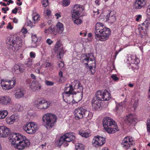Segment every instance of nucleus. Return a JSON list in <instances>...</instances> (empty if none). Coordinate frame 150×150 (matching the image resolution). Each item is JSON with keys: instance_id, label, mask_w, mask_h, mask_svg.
<instances>
[{"instance_id": "f257e3e1", "label": "nucleus", "mask_w": 150, "mask_h": 150, "mask_svg": "<svg viewBox=\"0 0 150 150\" xmlns=\"http://www.w3.org/2000/svg\"><path fill=\"white\" fill-rule=\"evenodd\" d=\"M65 91L62 93L63 99L66 96L69 97L70 94H75L73 97L76 100H73V103L79 101L82 98L81 96L83 91V87L80 82L77 80H75L72 85L69 84L66 86L64 88Z\"/></svg>"}, {"instance_id": "f03ea898", "label": "nucleus", "mask_w": 150, "mask_h": 150, "mask_svg": "<svg viewBox=\"0 0 150 150\" xmlns=\"http://www.w3.org/2000/svg\"><path fill=\"white\" fill-rule=\"evenodd\" d=\"M9 139L11 144L14 145V147L19 150H23L25 147H28L30 144L28 139L18 133H12L10 134Z\"/></svg>"}, {"instance_id": "7ed1b4c3", "label": "nucleus", "mask_w": 150, "mask_h": 150, "mask_svg": "<svg viewBox=\"0 0 150 150\" xmlns=\"http://www.w3.org/2000/svg\"><path fill=\"white\" fill-rule=\"evenodd\" d=\"M111 31L102 23H97L94 31L95 38L98 40L104 41L109 38Z\"/></svg>"}, {"instance_id": "20e7f679", "label": "nucleus", "mask_w": 150, "mask_h": 150, "mask_svg": "<svg viewBox=\"0 0 150 150\" xmlns=\"http://www.w3.org/2000/svg\"><path fill=\"white\" fill-rule=\"evenodd\" d=\"M103 124L105 130L109 134L114 133L119 131L116 123L109 117L104 118Z\"/></svg>"}, {"instance_id": "39448f33", "label": "nucleus", "mask_w": 150, "mask_h": 150, "mask_svg": "<svg viewBox=\"0 0 150 150\" xmlns=\"http://www.w3.org/2000/svg\"><path fill=\"white\" fill-rule=\"evenodd\" d=\"M9 48L13 51L18 50L22 45V40L21 38L16 36L8 37L6 40Z\"/></svg>"}, {"instance_id": "423d86ee", "label": "nucleus", "mask_w": 150, "mask_h": 150, "mask_svg": "<svg viewBox=\"0 0 150 150\" xmlns=\"http://www.w3.org/2000/svg\"><path fill=\"white\" fill-rule=\"evenodd\" d=\"M84 10L82 6L78 4L75 5L71 11L72 17L74 23L77 25L81 24V19L79 18L81 13Z\"/></svg>"}, {"instance_id": "0eeeda50", "label": "nucleus", "mask_w": 150, "mask_h": 150, "mask_svg": "<svg viewBox=\"0 0 150 150\" xmlns=\"http://www.w3.org/2000/svg\"><path fill=\"white\" fill-rule=\"evenodd\" d=\"M57 118L56 115L51 113H47L43 115L42 117L43 124L47 128H51L56 122Z\"/></svg>"}, {"instance_id": "6e6552de", "label": "nucleus", "mask_w": 150, "mask_h": 150, "mask_svg": "<svg viewBox=\"0 0 150 150\" xmlns=\"http://www.w3.org/2000/svg\"><path fill=\"white\" fill-rule=\"evenodd\" d=\"M81 60L84 62L86 65L94 66L95 69L96 66V61L92 53H88L87 54H83L81 55Z\"/></svg>"}, {"instance_id": "1a4fd4ad", "label": "nucleus", "mask_w": 150, "mask_h": 150, "mask_svg": "<svg viewBox=\"0 0 150 150\" xmlns=\"http://www.w3.org/2000/svg\"><path fill=\"white\" fill-rule=\"evenodd\" d=\"M75 139L74 133L72 132L66 133L61 136L59 141V144L61 146L63 144L64 146L68 145L67 142H70Z\"/></svg>"}, {"instance_id": "9d476101", "label": "nucleus", "mask_w": 150, "mask_h": 150, "mask_svg": "<svg viewBox=\"0 0 150 150\" xmlns=\"http://www.w3.org/2000/svg\"><path fill=\"white\" fill-rule=\"evenodd\" d=\"M16 83V79L14 77L10 80L2 79L1 80V86L6 90H9L13 88Z\"/></svg>"}, {"instance_id": "9b49d317", "label": "nucleus", "mask_w": 150, "mask_h": 150, "mask_svg": "<svg viewBox=\"0 0 150 150\" xmlns=\"http://www.w3.org/2000/svg\"><path fill=\"white\" fill-rule=\"evenodd\" d=\"M23 130L28 134H32L35 133L37 130V125L35 123L30 122L27 123L23 127Z\"/></svg>"}, {"instance_id": "f8f14e48", "label": "nucleus", "mask_w": 150, "mask_h": 150, "mask_svg": "<svg viewBox=\"0 0 150 150\" xmlns=\"http://www.w3.org/2000/svg\"><path fill=\"white\" fill-rule=\"evenodd\" d=\"M34 104L38 109L45 110L49 107L50 103L44 99L39 98L35 101Z\"/></svg>"}, {"instance_id": "ddd939ff", "label": "nucleus", "mask_w": 150, "mask_h": 150, "mask_svg": "<svg viewBox=\"0 0 150 150\" xmlns=\"http://www.w3.org/2000/svg\"><path fill=\"white\" fill-rule=\"evenodd\" d=\"M134 144V138L129 136L124 138L121 143L122 147L126 149H129L130 147L133 146Z\"/></svg>"}, {"instance_id": "4468645a", "label": "nucleus", "mask_w": 150, "mask_h": 150, "mask_svg": "<svg viewBox=\"0 0 150 150\" xmlns=\"http://www.w3.org/2000/svg\"><path fill=\"white\" fill-rule=\"evenodd\" d=\"M74 113L76 117L78 119H81L83 117H88L89 112L82 108H80L76 109L74 112Z\"/></svg>"}, {"instance_id": "2eb2a0df", "label": "nucleus", "mask_w": 150, "mask_h": 150, "mask_svg": "<svg viewBox=\"0 0 150 150\" xmlns=\"http://www.w3.org/2000/svg\"><path fill=\"white\" fill-rule=\"evenodd\" d=\"M150 23V22L148 21L147 19H146L145 21L142 24V27H139L138 29L139 30V35L142 38H144L147 35V30L146 29L144 30V27L145 28H147Z\"/></svg>"}, {"instance_id": "dca6fc26", "label": "nucleus", "mask_w": 150, "mask_h": 150, "mask_svg": "<svg viewBox=\"0 0 150 150\" xmlns=\"http://www.w3.org/2000/svg\"><path fill=\"white\" fill-rule=\"evenodd\" d=\"M105 139L97 136L94 137L92 141V144L96 147H98L102 146L105 143Z\"/></svg>"}, {"instance_id": "f3484780", "label": "nucleus", "mask_w": 150, "mask_h": 150, "mask_svg": "<svg viewBox=\"0 0 150 150\" xmlns=\"http://www.w3.org/2000/svg\"><path fill=\"white\" fill-rule=\"evenodd\" d=\"M125 121L128 125H134L137 122V120L135 115L130 114L127 116Z\"/></svg>"}, {"instance_id": "a211bd4d", "label": "nucleus", "mask_w": 150, "mask_h": 150, "mask_svg": "<svg viewBox=\"0 0 150 150\" xmlns=\"http://www.w3.org/2000/svg\"><path fill=\"white\" fill-rule=\"evenodd\" d=\"M11 103V98L9 96H0V103L3 105H10Z\"/></svg>"}, {"instance_id": "6ab92c4d", "label": "nucleus", "mask_w": 150, "mask_h": 150, "mask_svg": "<svg viewBox=\"0 0 150 150\" xmlns=\"http://www.w3.org/2000/svg\"><path fill=\"white\" fill-rule=\"evenodd\" d=\"M9 133V129L5 126H0V137H7Z\"/></svg>"}, {"instance_id": "aec40b11", "label": "nucleus", "mask_w": 150, "mask_h": 150, "mask_svg": "<svg viewBox=\"0 0 150 150\" xmlns=\"http://www.w3.org/2000/svg\"><path fill=\"white\" fill-rule=\"evenodd\" d=\"M19 119L18 115H12L11 116L8 117L6 118V122L8 124H12L15 121H17Z\"/></svg>"}, {"instance_id": "412c9836", "label": "nucleus", "mask_w": 150, "mask_h": 150, "mask_svg": "<svg viewBox=\"0 0 150 150\" xmlns=\"http://www.w3.org/2000/svg\"><path fill=\"white\" fill-rule=\"evenodd\" d=\"M146 4L144 0H136L134 8L136 9H140L144 7Z\"/></svg>"}, {"instance_id": "4be33fe9", "label": "nucleus", "mask_w": 150, "mask_h": 150, "mask_svg": "<svg viewBox=\"0 0 150 150\" xmlns=\"http://www.w3.org/2000/svg\"><path fill=\"white\" fill-rule=\"evenodd\" d=\"M100 101L99 100L93 98L92 100L91 103L93 107L96 109L100 106Z\"/></svg>"}, {"instance_id": "5701e85b", "label": "nucleus", "mask_w": 150, "mask_h": 150, "mask_svg": "<svg viewBox=\"0 0 150 150\" xmlns=\"http://www.w3.org/2000/svg\"><path fill=\"white\" fill-rule=\"evenodd\" d=\"M25 93L23 88H18L15 94V97L17 98H20L23 96Z\"/></svg>"}, {"instance_id": "b1692460", "label": "nucleus", "mask_w": 150, "mask_h": 150, "mask_svg": "<svg viewBox=\"0 0 150 150\" xmlns=\"http://www.w3.org/2000/svg\"><path fill=\"white\" fill-rule=\"evenodd\" d=\"M30 87L34 91L39 90L41 89V86L39 84L38 82H35L34 81H33L32 82Z\"/></svg>"}, {"instance_id": "393cba45", "label": "nucleus", "mask_w": 150, "mask_h": 150, "mask_svg": "<svg viewBox=\"0 0 150 150\" xmlns=\"http://www.w3.org/2000/svg\"><path fill=\"white\" fill-rule=\"evenodd\" d=\"M13 112H16L18 111L21 112L23 110V107L18 104L15 105L11 109Z\"/></svg>"}, {"instance_id": "a878e982", "label": "nucleus", "mask_w": 150, "mask_h": 150, "mask_svg": "<svg viewBox=\"0 0 150 150\" xmlns=\"http://www.w3.org/2000/svg\"><path fill=\"white\" fill-rule=\"evenodd\" d=\"M56 31L59 34L62 33L64 31V28L62 23L58 22L56 25Z\"/></svg>"}, {"instance_id": "bb28decb", "label": "nucleus", "mask_w": 150, "mask_h": 150, "mask_svg": "<svg viewBox=\"0 0 150 150\" xmlns=\"http://www.w3.org/2000/svg\"><path fill=\"white\" fill-rule=\"evenodd\" d=\"M110 98V93L107 90H105L104 92H103L102 100L108 101Z\"/></svg>"}, {"instance_id": "cd10ccee", "label": "nucleus", "mask_w": 150, "mask_h": 150, "mask_svg": "<svg viewBox=\"0 0 150 150\" xmlns=\"http://www.w3.org/2000/svg\"><path fill=\"white\" fill-rule=\"evenodd\" d=\"M103 92L100 91H97L96 93V96L94 98L100 101L102 100Z\"/></svg>"}, {"instance_id": "c85d7f7f", "label": "nucleus", "mask_w": 150, "mask_h": 150, "mask_svg": "<svg viewBox=\"0 0 150 150\" xmlns=\"http://www.w3.org/2000/svg\"><path fill=\"white\" fill-rule=\"evenodd\" d=\"M123 104L122 103H121L117 104L115 110L117 113H120L122 111L123 109Z\"/></svg>"}, {"instance_id": "c756f323", "label": "nucleus", "mask_w": 150, "mask_h": 150, "mask_svg": "<svg viewBox=\"0 0 150 150\" xmlns=\"http://www.w3.org/2000/svg\"><path fill=\"white\" fill-rule=\"evenodd\" d=\"M8 114V112L6 110L0 111V120L4 119Z\"/></svg>"}, {"instance_id": "7c9ffc66", "label": "nucleus", "mask_w": 150, "mask_h": 150, "mask_svg": "<svg viewBox=\"0 0 150 150\" xmlns=\"http://www.w3.org/2000/svg\"><path fill=\"white\" fill-rule=\"evenodd\" d=\"M14 69L15 71L17 70L21 72H22L23 71L24 69L22 65L16 64L14 66Z\"/></svg>"}, {"instance_id": "2f4dec72", "label": "nucleus", "mask_w": 150, "mask_h": 150, "mask_svg": "<svg viewBox=\"0 0 150 150\" xmlns=\"http://www.w3.org/2000/svg\"><path fill=\"white\" fill-rule=\"evenodd\" d=\"M76 150H84V147L82 144L77 143L75 147Z\"/></svg>"}, {"instance_id": "473e14b6", "label": "nucleus", "mask_w": 150, "mask_h": 150, "mask_svg": "<svg viewBox=\"0 0 150 150\" xmlns=\"http://www.w3.org/2000/svg\"><path fill=\"white\" fill-rule=\"evenodd\" d=\"M25 64L29 68L32 67V60L30 58H28L27 60L25 62Z\"/></svg>"}, {"instance_id": "72a5a7b5", "label": "nucleus", "mask_w": 150, "mask_h": 150, "mask_svg": "<svg viewBox=\"0 0 150 150\" xmlns=\"http://www.w3.org/2000/svg\"><path fill=\"white\" fill-rule=\"evenodd\" d=\"M59 54L57 56V58H59V59H61L63 57L64 54V52L63 49L62 47L60 48L59 50Z\"/></svg>"}, {"instance_id": "f704fd0d", "label": "nucleus", "mask_w": 150, "mask_h": 150, "mask_svg": "<svg viewBox=\"0 0 150 150\" xmlns=\"http://www.w3.org/2000/svg\"><path fill=\"white\" fill-rule=\"evenodd\" d=\"M55 28L52 26H50L47 29H45V32L46 33H51L55 30Z\"/></svg>"}, {"instance_id": "c9c22d12", "label": "nucleus", "mask_w": 150, "mask_h": 150, "mask_svg": "<svg viewBox=\"0 0 150 150\" xmlns=\"http://www.w3.org/2000/svg\"><path fill=\"white\" fill-rule=\"evenodd\" d=\"M32 40V43L33 44H35L34 47L36 46V45L35 44L38 41V39L37 38L36 35H32L31 37Z\"/></svg>"}, {"instance_id": "e433bc0d", "label": "nucleus", "mask_w": 150, "mask_h": 150, "mask_svg": "<svg viewBox=\"0 0 150 150\" xmlns=\"http://www.w3.org/2000/svg\"><path fill=\"white\" fill-rule=\"evenodd\" d=\"M33 19L34 24L37 23L40 19L39 15L37 14L36 15H34L33 17Z\"/></svg>"}, {"instance_id": "4c0bfd02", "label": "nucleus", "mask_w": 150, "mask_h": 150, "mask_svg": "<svg viewBox=\"0 0 150 150\" xmlns=\"http://www.w3.org/2000/svg\"><path fill=\"white\" fill-rule=\"evenodd\" d=\"M79 134L83 137H85L86 138H87L89 137V134L87 132H85L84 131H80L79 132Z\"/></svg>"}, {"instance_id": "58836bf2", "label": "nucleus", "mask_w": 150, "mask_h": 150, "mask_svg": "<svg viewBox=\"0 0 150 150\" xmlns=\"http://www.w3.org/2000/svg\"><path fill=\"white\" fill-rule=\"evenodd\" d=\"M61 44L60 43V41H58L56 43L55 46L54 50L55 52H56L58 50H59V48L61 47Z\"/></svg>"}, {"instance_id": "ea45409f", "label": "nucleus", "mask_w": 150, "mask_h": 150, "mask_svg": "<svg viewBox=\"0 0 150 150\" xmlns=\"http://www.w3.org/2000/svg\"><path fill=\"white\" fill-rule=\"evenodd\" d=\"M131 60L132 62H134L135 64L139 63L140 62L139 59L136 56L135 57V58L134 57H132Z\"/></svg>"}, {"instance_id": "a19ab883", "label": "nucleus", "mask_w": 150, "mask_h": 150, "mask_svg": "<svg viewBox=\"0 0 150 150\" xmlns=\"http://www.w3.org/2000/svg\"><path fill=\"white\" fill-rule=\"evenodd\" d=\"M109 22L111 23H113L116 21V19L115 16H112L110 17L109 18Z\"/></svg>"}, {"instance_id": "79ce46f5", "label": "nucleus", "mask_w": 150, "mask_h": 150, "mask_svg": "<svg viewBox=\"0 0 150 150\" xmlns=\"http://www.w3.org/2000/svg\"><path fill=\"white\" fill-rule=\"evenodd\" d=\"M41 3L42 6L45 7L47 6L49 4L48 0H42Z\"/></svg>"}, {"instance_id": "37998d69", "label": "nucleus", "mask_w": 150, "mask_h": 150, "mask_svg": "<svg viewBox=\"0 0 150 150\" xmlns=\"http://www.w3.org/2000/svg\"><path fill=\"white\" fill-rule=\"evenodd\" d=\"M70 4V0H63V6H68Z\"/></svg>"}, {"instance_id": "c03bdc74", "label": "nucleus", "mask_w": 150, "mask_h": 150, "mask_svg": "<svg viewBox=\"0 0 150 150\" xmlns=\"http://www.w3.org/2000/svg\"><path fill=\"white\" fill-rule=\"evenodd\" d=\"M27 25L31 27L35 26V24H34L33 21L32 22L30 20H28L27 21Z\"/></svg>"}, {"instance_id": "a18cd8bd", "label": "nucleus", "mask_w": 150, "mask_h": 150, "mask_svg": "<svg viewBox=\"0 0 150 150\" xmlns=\"http://www.w3.org/2000/svg\"><path fill=\"white\" fill-rule=\"evenodd\" d=\"M111 77L112 79L115 81H118L119 79V78L117 77L115 74H112L111 76Z\"/></svg>"}, {"instance_id": "49530a36", "label": "nucleus", "mask_w": 150, "mask_h": 150, "mask_svg": "<svg viewBox=\"0 0 150 150\" xmlns=\"http://www.w3.org/2000/svg\"><path fill=\"white\" fill-rule=\"evenodd\" d=\"M146 125L147 131L150 133V119L147 120Z\"/></svg>"}, {"instance_id": "de8ad7c7", "label": "nucleus", "mask_w": 150, "mask_h": 150, "mask_svg": "<svg viewBox=\"0 0 150 150\" xmlns=\"http://www.w3.org/2000/svg\"><path fill=\"white\" fill-rule=\"evenodd\" d=\"M58 65L59 67L61 68H63L64 65V63L61 61H59L57 62Z\"/></svg>"}, {"instance_id": "09e8293b", "label": "nucleus", "mask_w": 150, "mask_h": 150, "mask_svg": "<svg viewBox=\"0 0 150 150\" xmlns=\"http://www.w3.org/2000/svg\"><path fill=\"white\" fill-rule=\"evenodd\" d=\"M146 13L147 14L148 16H150V8H148L147 9ZM146 19H147L148 21L150 22V17H148V18H147Z\"/></svg>"}, {"instance_id": "8fccbe9b", "label": "nucleus", "mask_w": 150, "mask_h": 150, "mask_svg": "<svg viewBox=\"0 0 150 150\" xmlns=\"http://www.w3.org/2000/svg\"><path fill=\"white\" fill-rule=\"evenodd\" d=\"M45 67L47 68L51 67L52 64L50 62H46L45 64Z\"/></svg>"}, {"instance_id": "3c124183", "label": "nucleus", "mask_w": 150, "mask_h": 150, "mask_svg": "<svg viewBox=\"0 0 150 150\" xmlns=\"http://www.w3.org/2000/svg\"><path fill=\"white\" fill-rule=\"evenodd\" d=\"M138 102L139 100H136L134 102L133 104V107L134 109H136L138 105Z\"/></svg>"}, {"instance_id": "603ef678", "label": "nucleus", "mask_w": 150, "mask_h": 150, "mask_svg": "<svg viewBox=\"0 0 150 150\" xmlns=\"http://www.w3.org/2000/svg\"><path fill=\"white\" fill-rule=\"evenodd\" d=\"M45 83L46 84L47 86H51L54 85V83L50 81H46Z\"/></svg>"}, {"instance_id": "864d4df0", "label": "nucleus", "mask_w": 150, "mask_h": 150, "mask_svg": "<svg viewBox=\"0 0 150 150\" xmlns=\"http://www.w3.org/2000/svg\"><path fill=\"white\" fill-rule=\"evenodd\" d=\"M30 56L31 58H35V53L31 52H30Z\"/></svg>"}, {"instance_id": "5fc2aeb1", "label": "nucleus", "mask_w": 150, "mask_h": 150, "mask_svg": "<svg viewBox=\"0 0 150 150\" xmlns=\"http://www.w3.org/2000/svg\"><path fill=\"white\" fill-rule=\"evenodd\" d=\"M46 42L50 45L53 43V41L50 39H48L46 40Z\"/></svg>"}, {"instance_id": "6e6d98bb", "label": "nucleus", "mask_w": 150, "mask_h": 150, "mask_svg": "<svg viewBox=\"0 0 150 150\" xmlns=\"http://www.w3.org/2000/svg\"><path fill=\"white\" fill-rule=\"evenodd\" d=\"M45 13L47 16H50L51 13V11L49 10H47L45 11Z\"/></svg>"}, {"instance_id": "4d7b16f0", "label": "nucleus", "mask_w": 150, "mask_h": 150, "mask_svg": "<svg viewBox=\"0 0 150 150\" xmlns=\"http://www.w3.org/2000/svg\"><path fill=\"white\" fill-rule=\"evenodd\" d=\"M22 32L24 34H26L27 33V30L25 28H23L21 30Z\"/></svg>"}, {"instance_id": "13d9d810", "label": "nucleus", "mask_w": 150, "mask_h": 150, "mask_svg": "<svg viewBox=\"0 0 150 150\" xmlns=\"http://www.w3.org/2000/svg\"><path fill=\"white\" fill-rule=\"evenodd\" d=\"M142 16L140 15H138L136 16V17L135 18V20L137 21H138L139 19L141 18Z\"/></svg>"}, {"instance_id": "bf43d9fd", "label": "nucleus", "mask_w": 150, "mask_h": 150, "mask_svg": "<svg viewBox=\"0 0 150 150\" xmlns=\"http://www.w3.org/2000/svg\"><path fill=\"white\" fill-rule=\"evenodd\" d=\"M59 80H61V78L63 76V73L61 71H60L59 73Z\"/></svg>"}, {"instance_id": "052dcab7", "label": "nucleus", "mask_w": 150, "mask_h": 150, "mask_svg": "<svg viewBox=\"0 0 150 150\" xmlns=\"http://www.w3.org/2000/svg\"><path fill=\"white\" fill-rule=\"evenodd\" d=\"M55 16H56V18L57 19H58L59 17H60L61 16L60 13H56L55 14Z\"/></svg>"}, {"instance_id": "680f3d73", "label": "nucleus", "mask_w": 150, "mask_h": 150, "mask_svg": "<svg viewBox=\"0 0 150 150\" xmlns=\"http://www.w3.org/2000/svg\"><path fill=\"white\" fill-rule=\"evenodd\" d=\"M46 145V143H44V144H42L41 145H40V146L39 147L40 149H44V148H45V147Z\"/></svg>"}, {"instance_id": "e2e57ef3", "label": "nucleus", "mask_w": 150, "mask_h": 150, "mask_svg": "<svg viewBox=\"0 0 150 150\" xmlns=\"http://www.w3.org/2000/svg\"><path fill=\"white\" fill-rule=\"evenodd\" d=\"M28 114L31 117H34L35 116V114L31 112H28Z\"/></svg>"}, {"instance_id": "0e129e2a", "label": "nucleus", "mask_w": 150, "mask_h": 150, "mask_svg": "<svg viewBox=\"0 0 150 150\" xmlns=\"http://www.w3.org/2000/svg\"><path fill=\"white\" fill-rule=\"evenodd\" d=\"M101 1V0H96L95 2L97 5H99Z\"/></svg>"}, {"instance_id": "69168bd1", "label": "nucleus", "mask_w": 150, "mask_h": 150, "mask_svg": "<svg viewBox=\"0 0 150 150\" xmlns=\"http://www.w3.org/2000/svg\"><path fill=\"white\" fill-rule=\"evenodd\" d=\"M17 12V8H15L12 11V13H13L16 14Z\"/></svg>"}, {"instance_id": "338daca9", "label": "nucleus", "mask_w": 150, "mask_h": 150, "mask_svg": "<svg viewBox=\"0 0 150 150\" xmlns=\"http://www.w3.org/2000/svg\"><path fill=\"white\" fill-rule=\"evenodd\" d=\"M8 29H10V30H12L13 29V27L11 26V23H9L8 24V25L7 27Z\"/></svg>"}, {"instance_id": "774afa93", "label": "nucleus", "mask_w": 150, "mask_h": 150, "mask_svg": "<svg viewBox=\"0 0 150 150\" xmlns=\"http://www.w3.org/2000/svg\"><path fill=\"white\" fill-rule=\"evenodd\" d=\"M122 48H120L119 50L118 51H117L115 52V58H116V57L117 56V54H118V53L120 52L122 50Z\"/></svg>"}]
</instances>
